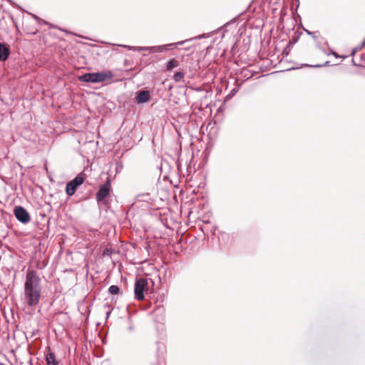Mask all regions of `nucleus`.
Instances as JSON below:
<instances>
[{
  "instance_id": "1",
  "label": "nucleus",
  "mask_w": 365,
  "mask_h": 365,
  "mask_svg": "<svg viewBox=\"0 0 365 365\" xmlns=\"http://www.w3.org/2000/svg\"><path fill=\"white\" fill-rule=\"evenodd\" d=\"M41 296V279L35 270L28 269L24 285V302L34 309L39 303Z\"/></svg>"
},
{
  "instance_id": "2",
  "label": "nucleus",
  "mask_w": 365,
  "mask_h": 365,
  "mask_svg": "<svg viewBox=\"0 0 365 365\" xmlns=\"http://www.w3.org/2000/svg\"><path fill=\"white\" fill-rule=\"evenodd\" d=\"M148 286V282L146 279L140 278L136 279L135 283L134 293L135 297L138 300H143L144 299V291L145 287Z\"/></svg>"
},
{
  "instance_id": "3",
  "label": "nucleus",
  "mask_w": 365,
  "mask_h": 365,
  "mask_svg": "<svg viewBox=\"0 0 365 365\" xmlns=\"http://www.w3.org/2000/svg\"><path fill=\"white\" fill-rule=\"evenodd\" d=\"M14 213L16 219L23 224H27L31 220L29 213L21 206L16 207L14 210Z\"/></svg>"
},
{
  "instance_id": "4",
  "label": "nucleus",
  "mask_w": 365,
  "mask_h": 365,
  "mask_svg": "<svg viewBox=\"0 0 365 365\" xmlns=\"http://www.w3.org/2000/svg\"><path fill=\"white\" fill-rule=\"evenodd\" d=\"M110 190V180H108L104 184L100 186L99 190L96 193V200L98 202H101L105 200V198L108 196Z\"/></svg>"
},
{
  "instance_id": "5",
  "label": "nucleus",
  "mask_w": 365,
  "mask_h": 365,
  "mask_svg": "<svg viewBox=\"0 0 365 365\" xmlns=\"http://www.w3.org/2000/svg\"><path fill=\"white\" fill-rule=\"evenodd\" d=\"M93 83H100L105 81L107 79H110L113 77V74L110 71L92 73Z\"/></svg>"
},
{
  "instance_id": "6",
  "label": "nucleus",
  "mask_w": 365,
  "mask_h": 365,
  "mask_svg": "<svg viewBox=\"0 0 365 365\" xmlns=\"http://www.w3.org/2000/svg\"><path fill=\"white\" fill-rule=\"evenodd\" d=\"M150 94L148 91H140L138 93L136 101L138 103H145L149 101Z\"/></svg>"
},
{
  "instance_id": "7",
  "label": "nucleus",
  "mask_w": 365,
  "mask_h": 365,
  "mask_svg": "<svg viewBox=\"0 0 365 365\" xmlns=\"http://www.w3.org/2000/svg\"><path fill=\"white\" fill-rule=\"evenodd\" d=\"M174 45L173 43L165 45V46H153V47H138L134 48V50L136 51H143V50H149L150 52H162L163 50L165 49L167 46H170Z\"/></svg>"
},
{
  "instance_id": "8",
  "label": "nucleus",
  "mask_w": 365,
  "mask_h": 365,
  "mask_svg": "<svg viewBox=\"0 0 365 365\" xmlns=\"http://www.w3.org/2000/svg\"><path fill=\"white\" fill-rule=\"evenodd\" d=\"M9 55V50L6 45L0 43V61H4L7 59Z\"/></svg>"
},
{
  "instance_id": "9",
  "label": "nucleus",
  "mask_w": 365,
  "mask_h": 365,
  "mask_svg": "<svg viewBox=\"0 0 365 365\" xmlns=\"http://www.w3.org/2000/svg\"><path fill=\"white\" fill-rule=\"evenodd\" d=\"M46 361L47 365H58V361L56 360L55 354L52 352L46 354Z\"/></svg>"
},
{
  "instance_id": "10",
  "label": "nucleus",
  "mask_w": 365,
  "mask_h": 365,
  "mask_svg": "<svg viewBox=\"0 0 365 365\" xmlns=\"http://www.w3.org/2000/svg\"><path fill=\"white\" fill-rule=\"evenodd\" d=\"M78 187H76L73 182L72 181H70L69 182H68L66 184V194L68 195V196H72L74 195L76 189H77Z\"/></svg>"
},
{
  "instance_id": "11",
  "label": "nucleus",
  "mask_w": 365,
  "mask_h": 365,
  "mask_svg": "<svg viewBox=\"0 0 365 365\" xmlns=\"http://www.w3.org/2000/svg\"><path fill=\"white\" fill-rule=\"evenodd\" d=\"M84 179V174L80 173L71 181L76 187H78L83 183Z\"/></svg>"
},
{
  "instance_id": "12",
  "label": "nucleus",
  "mask_w": 365,
  "mask_h": 365,
  "mask_svg": "<svg viewBox=\"0 0 365 365\" xmlns=\"http://www.w3.org/2000/svg\"><path fill=\"white\" fill-rule=\"evenodd\" d=\"M79 80L83 82L93 83V73H89L83 74L79 77Z\"/></svg>"
},
{
  "instance_id": "13",
  "label": "nucleus",
  "mask_w": 365,
  "mask_h": 365,
  "mask_svg": "<svg viewBox=\"0 0 365 365\" xmlns=\"http://www.w3.org/2000/svg\"><path fill=\"white\" fill-rule=\"evenodd\" d=\"M179 66V62L175 58L170 60L167 63V70L170 71Z\"/></svg>"
},
{
  "instance_id": "14",
  "label": "nucleus",
  "mask_w": 365,
  "mask_h": 365,
  "mask_svg": "<svg viewBox=\"0 0 365 365\" xmlns=\"http://www.w3.org/2000/svg\"><path fill=\"white\" fill-rule=\"evenodd\" d=\"M185 76L184 73L182 72H177L173 76V79L175 82L181 81Z\"/></svg>"
},
{
  "instance_id": "15",
  "label": "nucleus",
  "mask_w": 365,
  "mask_h": 365,
  "mask_svg": "<svg viewBox=\"0 0 365 365\" xmlns=\"http://www.w3.org/2000/svg\"><path fill=\"white\" fill-rule=\"evenodd\" d=\"M47 266V262L45 260L38 259L36 262V267L38 269H43Z\"/></svg>"
},
{
  "instance_id": "16",
  "label": "nucleus",
  "mask_w": 365,
  "mask_h": 365,
  "mask_svg": "<svg viewBox=\"0 0 365 365\" xmlns=\"http://www.w3.org/2000/svg\"><path fill=\"white\" fill-rule=\"evenodd\" d=\"M120 292V289L118 286L116 285H111L109 288H108V292L111 294H118Z\"/></svg>"
},
{
  "instance_id": "17",
  "label": "nucleus",
  "mask_w": 365,
  "mask_h": 365,
  "mask_svg": "<svg viewBox=\"0 0 365 365\" xmlns=\"http://www.w3.org/2000/svg\"><path fill=\"white\" fill-rule=\"evenodd\" d=\"M183 43H184V41H180V42H178V43H175V44H176V45H181V44H182Z\"/></svg>"
},
{
  "instance_id": "18",
  "label": "nucleus",
  "mask_w": 365,
  "mask_h": 365,
  "mask_svg": "<svg viewBox=\"0 0 365 365\" xmlns=\"http://www.w3.org/2000/svg\"><path fill=\"white\" fill-rule=\"evenodd\" d=\"M356 52V49H354L353 51H352V55H354Z\"/></svg>"
},
{
  "instance_id": "19",
  "label": "nucleus",
  "mask_w": 365,
  "mask_h": 365,
  "mask_svg": "<svg viewBox=\"0 0 365 365\" xmlns=\"http://www.w3.org/2000/svg\"><path fill=\"white\" fill-rule=\"evenodd\" d=\"M362 44H363V45H364V44H365V39H364V41H363Z\"/></svg>"
}]
</instances>
